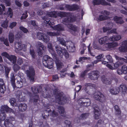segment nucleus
<instances>
[{"label":"nucleus","mask_w":127,"mask_h":127,"mask_svg":"<svg viewBox=\"0 0 127 127\" xmlns=\"http://www.w3.org/2000/svg\"><path fill=\"white\" fill-rule=\"evenodd\" d=\"M115 58L117 60H118V61L114 64V67L110 64L107 65V67L111 69L114 70L123 64L124 62L127 63V58L126 57V59H124L116 56H115Z\"/></svg>","instance_id":"nucleus-1"},{"label":"nucleus","mask_w":127,"mask_h":127,"mask_svg":"<svg viewBox=\"0 0 127 127\" xmlns=\"http://www.w3.org/2000/svg\"><path fill=\"white\" fill-rule=\"evenodd\" d=\"M55 50L57 55L61 58L63 57L64 55L66 58L69 57V54L66 51L65 49L62 48L59 46L57 45L55 46Z\"/></svg>","instance_id":"nucleus-2"},{"label":"nucleus","mask_w":127,"mask_h":127,"mask_svg":"<svg viewBox=\"0 0 127 127\" xmlns=\"http://www.w3.org/2000/svg\"><path fill=\"white\" fill-rule=\"evenodd\" d=\"M53 20L51 19L50 20L46 19L44 21V23L46 24H47L50 26L53 29L57 31H63L64 30L63 27L62 25L59 24L53 27V25L54 24V23L53 22Z\"/></svg>","instance_id":"nucleus-3"},{"label":"nucleus","mask_w":127,"mask_h":127,"mask_svg":"<svg viewBox=\"0 0 127 127\" xmlns=\"http://www.w3.org/2000/svg\"><path fill=\"white\" fill-rule=\"evenodd\" d=\"M58 40L59 42L61 44L63 45L66 46L67 49H69V50L71 52H73L74 51L75 49L74 45L72 42L71 43L70 45L69 46V47L68 48L67 46L68 44L70 43L69 42H65L64 40L62 38L60 39L58 37H57Z\"/></svg>","instance_id":"nucleus-4"},{"label":"nucleus","mask_w":127,"mask_h":127,"mask_svg":"<svg viewBox=\"0 0 127 127\" xmlns=\"http://www.w3.org/2000/svg\"><path fill=\"white\" fill-rule=\"evenodd\" d=\"M26 73L28 78L31 80L33 81L34 79V71L32 67H30L29 70H27Z\"/></svg>","instance_id":"nucleus-5"},{"label":"nucleus","mask_w":127,"mask_h":127,"mask_svg":"<svg viewBox=\"0 0 127 127\" xmlns=\"http://www.w3.org/2000/svg\"><path fill=\"white\" fill-rule=\"evenodd\" d=\"M95 99L103 102L105 100V97L104 95L100 92L96 93L94 95Z\"/></svg>","instance_id":"nucleus-6"},{"label":"nucleus","mask_w":127,"mask_h":127,"mask_svg":"<svg viewBox=\"0 0 127 127\" xmlns=\"http://www.w3.org/2000/svg\"><path fill=\"white\" fill-rule=\"evenodd\" d=\"M37 37L39 40H42L45 42H47L49 40V37L46 35L42 33L39 32L37 34Z\"/></svg>","instance_id":"nucleus-7"},{"label":"nucleus","mask_w":127,"mask_h":127,"mask_svg":"<svg viewBox=\"0 0 127 127\" xmlns=\"http://www.w3.org/2000/svg\"><path fill=\"white\" fill-rule=\"evenodd\" d=\"M1 55L2 56H4L6 57L9 59L10 61L14 64L16 62V58L14 56L11 55L9 56L8 54L5 52L2 53L1 54Z\"/></svg>","instance_id":"nucleus-8"},{"label":"nucleus","mask_w":127,"mask_h":127,"mask_svg":"<svg viewBox=\"0 0 127 127\" xmlns=\"http://www.w3.org/2000/svg\"><path fill=\"white\" fill-rule=\"evenodd\" d=\"M78 102L82 106H88L90 104V100L88 98H81L78 100Z\"/></svg>","instance_id":"nucleus-9"},{"label":"nucleus","mask_w":127,"mask_h":127,"mask_svg":"<svg viewBox=\"0 0 127 127\" xmlns=\"http://www.w3.org/2000/svg\"><path fill=\"white\" fill-rule=\"evenodd\" d=\"M99 73L98 71H94L89 73L88 76L89 77L90 79L93 80H96L97 79L98 77Z\"/></svg>","instance_id":"nucleus-10"},{"label":"nucleus","mask_w":127,"mask_h":127,"mask_svg":"<svg viewBox=\"0 0 127 127\" xmlns=\"http://www.w3.org/2000/svg\"><path fill=\"white\" fill-rule=\"evenodd\" d=\"M57 99L58 103L61 104H64L67 102V99L63 96L62 93V94H61V95H59L58 98H57Z\"/></svg>","instance_id":"nucleus-11"},{"label":"nucleus","mask_w":127,"mask_h":127,"mask_svg":"<svg viewBox=\"0 0 127 127\" xmlns=\"http://www.w3.org/2000/svg\"><path fill=\"white\" fill-rule=\"evenodd\" d=\"M119 50L121 52H127V41H123L122 42L121 46L119 48Z\"/></svg>","instance_id":"nucleus-12"},{"label":"nucleus","mask_w":127,"mask_h":127,"mask_svg":"<svg viewBox=\"0 0 127 127\" xmlns=\"http://www.w3.org/2000/svg\"><path fill=\"white\" fill-rule=\"evenodd\" d=\"M15 47L18 50H22L24 51L26 50V47L25 45L22 44L21 43H16L15 44Z\"/></svg>","instance_id":"nucleus-13"},{"label":"nucleus","mask_w":127,"mask_h":127,"mask_svg":"<svg viewBox=\"0 0 127 127\" xmlns=\"http://www.w3.org/2000/svg\"><path fill=\"white\" fill-rule=\"evenodd\" d=\"M119 91H121L122 94H125L126 93L127 90V87L126 85L122 84L119 87Z\"/></svg>","instance_id":"nucleus-14"},{"label":"nucleus","mask_w":127,"mask_h":127,"mask_svg":"<svg viewBox=\"0 0 127 127\" xmlns=\"http://www.w3.org/2000/svg\"><path fill=\"white\" fill-rule=\"evenodd\" d=\"M37 46L39 48L37 50V52L39 55L41 56L42 54V51L43 50V46L42 43L39 42L37 43Z\"/></svg>","instance_id":"nucleus-15"},{"label":"nucleus","mask_w":127,"mask_h":127,"mask_svg":"<svg viewBox=\"0 0 127 127\" xmlns=\"http://www.w3.org/2000/svg\"><path fill=\"white\" fill-rule=\"evenodd\" d=\"M17 106V107L18 108L19 110L21 111H25L27 109V106L25 104L21 103L20 104H19Z\"/></svg>","instance_id":"nucleus-16"},{"label":"nucleus","mask_w":127,"mask_h":127,"mask_svg":"<svg viewBox=\"0 0 127 127\" xmlns=\"http://www.w3.org/2000/svg\"><path fill=\"white\" fill-rule=\"evenodd\" d=\"M109 91L112 94L116 95L119 93V88L118 87L112 88L110 89Z\"/></svg>","instance_id":"nucleus-17"},{"label":"nucleus","mask_w":127,"mask_h":127,"mask_svg":"<svg viewBox=\"0 0 127 127\" xmlns=\"http://www.w3.org/2000/svg\"><path fill=\"white\" fill-rule=\"evenodd\" d=\"M13 110L6 105L2 106H1V111L2 113L4 112L5 111L6 112H12Z\"/></svg>","instance_id":"nucleus-18"},{"label":"nucleus","mask_w":127,"mask_h":127,"mask_svg":"<svg viewBox=\"0 0 127 127\" xmlns=\"http://www.w3.org/2000/svg\"><path fill=\"white\" fill-rule=\"evenodd\" d=\"M17 83L16 86L18 88H20L22 87L23 86V83L21 80H22L21 78L19 76H18L17 78Z\"/></svg>","instance_id":"nucleus-19"},{"label":"nucleus","mask_w":127,"mask_h":127,"mask_svg":"<svg viewBox=\"0 0 127 127\" xmlns=\"http://www.w3.org/2000/svg\"><path fill=\"white\" fill-rule=\"evenodd\" d=\"M48 47L49 49V51L52 55L54 57L56 56L57 55L53 50L52 47L51 43H49L48 44Z\"/></svg>","instance_id":"nucleus-20"},{"label":"nucleus","mask_w":127,"mask_h":127,"mask_svg":"<svg viewBox=\"0 0 127 127\" xmlns=\"http://www.w3.org/2000/svg\"><path fill=\"white\" fill-rule=\"evenodd\" d=\"M66 7L69 10H73L78 8L79 6L76 5H66Z\"/></svg>","instance_id":"nucleus-21"},{"label":"nucleus","mask_w":127,"mask_h":127,"mask_svg":"<svg viewBox=\"0 0 127 127\" xmlns=\"http://www.w3.org/2000/svg\"><path fill=\"white\" fill-rule=\"evenodd\" d=\"M46 67H47L49 69L52 68L53 67V60L52 61H48L47 63L44 64Z\"/></svg>","instance_id":"nucleus-22"},{"label":"nucleus","mask_w":127,"mask_h":127,"mask_svg":"<svg viewBox=\"0 0 127 127\" xmlns=\"http://www.w3.org/2000/svg\"><path fill=\"white\" fill-rule=\"evenodd\" d=\"M109 40V38L108 37L105 36L101 37L99 39V42L100 44H102L107 42Z\"/></svg>","instance_id":"nucleus-23"},{"label":"nucleus","mask_w":127,"mask_h":127,"mask_svg":"<svg viewBox=\"0 0 127 127\" xmlns=\"http://www.w3.org/2000/svg\"><path fill=\"white\" fill-rule=\"evenodd\" d=\"M121 38L120 35H116L114 36L109 38V40L112 41H114L119 40Z\"/></svg>","instance_id":"nucleus-24"},{"label":"nucleus","mask_w":127,"mask_h":127,"mask_svg":"<svg viewBox=\"0 0 127 127\" xmlns=\"http://www.w3.org/2000/svg\"><path fill=\"white\" fill-rule=\"evenodd\" d=\"M52 61L53 59L50 58L49 56L47 55H45L43 57V59L42 60L43 63V64H45L46 63H47V61L49 60Z\"/></svg>","instance_id":"nucleus-25"},{"label":"nucleus","mask_w":127,"mask_h":127,"mask_svg":"<svg viewBox=\"0 0 127 127\" xmlns=\"http://www.w3.org/2000/svg\"><path fill=\"white\" fill-rule=\"evenodd\" d=\"M114 19L117 23L120 24H122L124 22L121 17L115 16L114 17Z\"/></svg>","instance_id":"nucleus-26"},{"label":"nucleus","mask_w":127,"mask_h":127,"mask_svg":"<svg viewBox=\"0 0 127 127\" xmlns=\"http://www.w3.org/2000/svg\"><path fill=\"white\" fill-rule=\"evenodd\" d=\"M108 27H104L103 28V30L104 32H106L111 29L113 27V24L112 23H110L108 25Z\"/></svg>","instance_id":"nucleus-27"},{"label":"nucleus","mask_w":127,"mask_h":127,"mask_svg":"<svg viewBox=\"0 0 127 127\" xmlns=\"http://www.w3.org/2000/svg\"><path fill=\"white\" fill-rule=\"evenodd\" d=\"M9 39L10 43H12L13 42L14 39V35L13 33L10 32L9 35Z\"/></svg>","instance_id":"nucleus-28"},{"label":"nucleus","mask_w":127,"mask_h":127,"mask_svg":"<svg viewBox=\"0 0 127 127\" xmlns=\"http://www.w3.org/2000/svg\"><path fill=\"white\" fill-rule=\"evenodd\" d=\"M11 84L13 87L14 88L16 86L15 85V79L14 76L13 74L11 75Z\"/></svg>","instance_id":"nucleus-29"},{"label":"nucleus","mask_w":127,"mask_h":127,"mask_svg":"<svg viewBox=\"0 0 127 127\" xmlns=\"http://www.w3.org/2000/svg\"><path fill=\"white\" fill-rule=\"evenodd\" d=\"M16 99L15 98H11L10 100V103L11 104L12 106H14L15 105L16 107H17V105H18V103L17 104L16 103Z\"/></svg>","instance_id":"nucleus-30"},{"label":"nucleus","mask_w":127,"mask_h":127,"mask_svg":"<svg viewBox=\"0 0 127 127\" xmlns=\"http://www.w3.org/2000/svg\"><path fill=\"white\" fill-rule=\"evenodd\" d=\"M56 63L57 66V68L58 70L63 67V65L59 61L56 62Z\"/></svg>","instance_id":"nucleus-31"},{"label":"nucleus","mask_w":127,"mask_h":127,"mask_svg":"<svg viewBox=\"0 0 127 127\" xmlns=\"http://www.w3.org/2000/svg\"><path fill=\"white\" fill-rule=\"evenodd\" d=\"M112 43H107L105 44V46L107 49L109 50L112 49L113 48Z\"/></svg>","instance_id":"nucleus-32"},{"label":"nucleus","mask_w":127,"mask_h":127,"mask_svg":"<svg viewBox=\"0 0 127 127\" xmlns=\"http://www.w3.org/2000/svg\"><path fill=\"white\" fill-rule=\"evenodd\" d=\"M86 47L85 44H83L81 45L80 49L81 50V54H83L84 53V50L86 49Z\"/></svg>","instance_id":"nucleus-33"},{"label":"nucleus","mask_w":127,"mask_h":127,"mask_svg":"<svg viewBox=\"0 0 127 127\" xmlns=\"http://www.w3.org/2000/svg\"><path fill=\"white\" fill-rule=\"evenodd\" d=\"M68 27L74 31H76L78 29V28L75 26H73L71 24H70L68 26Z\"/></svg>","instance_id":"nucleus-34"},{"label":"nucleus","mask_w":127,"mask_h":127,"mask_svg":"<svg viewBox=\"0 0 127 127\" xmlns=\"http://www.w3.org/2000/svg\"><path fill=\"white\" fill-rule=\"evenodd\" d=\"M95 110V119H98L99 118V116L100 115V112L98 110H96L94 109Z\"/></svg>","instance_id":"nucleus-35"},{"label":"nucleus","mask_w":127,"mask_h":127,"mask_svg":"<svg viewBox=\"0 0 127 127\" xmlns=\"http://www.w3.org/2000/svg\"><path fill=\"white\" fill-rule=\"evenodd\" d=\"M7 16H9L10 18H11L12 16L13 13L12 10L10 8H8L7 11V14H6Z\"/></svg>","instance_id":"nucleus-36"},{"label":"nucleus","mask_w":127,"mask_h":127,"mask_svg":"<svg viewBox=\"0 0 127 127\" xmlns=\"http://www.w3.org/2000/svg\"><path fill=\"white\" fill-rule=\"evenodd\" d=\"M0 40L1 41H3L4 43L6 46L8 45V40L7 39H5L4 38L2 37L0 38Z\"/></svg>","instance_id":"nucleus-37"},{"label":"nucleus","mask_w":127,"mask_h":127,"mask_svg":"<svg viewBox=\"0 0 127 127\" xmlns=\"http://www.w3.org/2000/svg\"><path fill=\"white\" fill-rule=\"evenodd\" d=\"M121 69L123 73L127 74V67L126 66H123L122 67Z\"/></svg>","instance_id":"nucleus-38"},{"label":"nucleus","mask_w":127,"mask_h":127,"mask_svg":"<svg viewBox=\"0 0 127 127\" xmlns=\"http://www.w3.org/2000/svg\"><path fill=\"white\" fill-rule=\"evenodd\" d=\"M114 109L116 111V113L117 115H119L120 114L121 112L120 109L117 105H115L114 106Z\"/></svg>","instance_id":"nucleus-39"},{"label":"nucleus","mask_w":127,"mask_h":127,"mask_svg":"<svg viewBox=\"0 0 127 127\" xmlns=\"http://www.w3.org/2000/svg\"><path fill=\"white\" fill-rule=\"evenodd\" d=\"M95 3L96 4H101L104 5H108V4L104 0H100V2L98 3H95Z\"/></svg>","instance_id":"nucleus-40"},{"label":"nucleus","mask_w":127,"mask_h":127,"mask_svg":"<svg viewBox=\"0 0 127 127\" xmlns=\"http://www.w3.org/2000/svg\"><path fill=\"white\" fill-rule=\"evenodd\" d=\"M107 18V17L106 16L101 15L99 16L98 18L97 19V20H103L106 19Z\"/></svg>","instance_id":"nucleus-41"},{"label":"nucleus","mask_w":127,"mask_h":127,"mask_svg":"<svg viewBox=\"0 0 127 127\" xmlns=\"http://www.w3.org/2000/svg\"><path fill=\"white\" fill-rule=\"evenodd\" d=\"M103 83L107 84H110L111 83V81L109 79L107 78H105L102 80Z\"/></svg>","instance_id":"nucleus-42"},{"label":"nucleus","mask_w":127,"mask_h":127,"mask_svg":"<svg viewBox=\"0 0 127 127\" xmlns=\"http://www.w3.org/2000/svg\"><path fill=\"white\" fill-rule=\"evenodd\" d=\"M85 90H86V88L88 87H90L91 88L95 87V85L89 83L85 84Z\"/></svg>","instance_id":"nucleus-43"},{"label":"nucleus","mask_w":127,"mask_h":127,"mask_svg":"<svg viewBox=\"0 0 127 127\" xmlns=\"http://www.w3.org/2000/svg\"><path fill=\"white\" fill-rule=\"evenodd\" d=\"M8 22V21L6 20L2 24L1 26L5 28H7L8 27L7 24Z\"/></svg>","instance_id":"nucleus-44"},{"label":"nucleus","mask_w":127,"mask_h":127,"mask_svg":"<svg viewBox=\"0 0 127 127\" xmlns=\"http://www.w3.org/2000/svg\"><path fill=\"white\" fill-rule=\"evenodd\" d=\"M90 45L88 47V50L89 53L92 56H95V54L94 53H93L92 52L93 51V49H90L89 48V47L90 46Z\"/></svg>","instance_id":"nucleus-45"},{"label":"nucleus","mask_w":127,"mask_h":127,"mask_svg":"<svg viewBox=\"0 0 127 127\" xmlns=\"http://www.w3.org/2000/svg\"><path fill=\"white\" fill-rule=\"evenodd\" d=\"M20 67L18 66L17 65L14 64L13 66V69L14 71L15 72L19 69Z\"/></svg>","instance_id":"nucleus-46"},{"label":"nucleus","mask_w":127,"mask_h":127,"mask_svg":"<svg viewBox=\"0 0 127 127\" xmlns=\"http://www.w3.org/2000/svg\"><path fill=\"white\" fill-rule=\"evenodd\" d=\"M89 58H87L86 57H81L79 59V61L82 63V62L84 61L85 60L89 59Z\"/></svg>","instance_id":"nucleus-47"},{"label":"nucleus","mask_w":127,"mask_h":127,"mask_svg":"<svg viewBox=\"0 0 127 127\" xmlns=\"http://www.w3.org/2000/svg\"><path fill=\"white\" fill-rule=\"evenodd\" d=\"M106 58L109 62L110 63L113 62V60L111 57L109 55H108L106 56Z\"/></svg>","instance_id":"nucleus-48"},{"label":"nucleus","mask_w":127,"mask_h":127,"mask_svg":"<svg viewBox=\"0 0 127 127\" xmlns=\"http://www.w3.org/2000/svg\"><path fill=\"white\" fill-rule=\"evenodd\" d=\"M20 29L24 33H27L28 32L27 30L25 28L21 27H20Z\"/></svg>","instance_id":"nucleus-49"},{"label":"nucleus","mask_w":127,"mask_h":127,"mask_svg":"<svg viewBox=\"0 0 127 127\" xmlns=\"http://www.w3.org/2000/svg\"><path fill=\"white\" fill-rule=\"evenodd\" d=\"M4 68L6 73V74H7L9 72L11 68H10L6 66H5Z\"/></svg>","instance_id":"nucleus-50"},{"label":"nucleus","mask_w":127,"mask_h":127,"mask_svg":"<svg viewBox=\"0 0 127 127\" xmlns=\"http://www.w3.org/2000/svg\"><path fill=\"white\" fill-rule=\"evenodd\" d=\"M103 57L104 55L102 54H101L99 55L96 57L95 58L100 61V59L102 58Z\"/></svg>","instance_id":"nucleus-51"},{"label":"nucleus","mask_w":127,"mask_h":127,"mask_svg":"<svg viewBox=\"0 0 127 127\" xmlns=\"http://www.w3.org/2000/svg\"><path fill=\"white\" fill-rule=\"evenodd\" d=\"M16 24V22H13L12 23H10L9 27L11 28H12L14 27L15 26Z\"/></svg>","instance_id":"nucleus-52"},{"label":"nucleus","mask_w":127,"mask_h":127,"mask_svg":"<svg viewBox=\"0 0 127 127\" xmlns=\"http://www.w3.org/2000/svg\"><path fill=\"white\" fill-rule=\"evenodd\" d=\"M28 16V15H27V13L26 12L25 14H23V15L21 17V19H23L26 18Z\"/></svg>","instance_id":"nucleus-53"},{"label":"nucleus","mask_w":127,"mask_h":127,"mask_svg":"<svg viewBox=\"0 0 127 127\" xmlns=\"http://www.w3.org/2000/svg\"><path fill=\"white\" fill-rule=\"evenodd\" d=\"M88 116V115L87 114H83L81 115V119H84L87 118V117Z\"/></svg>","instance_id":"nucleus-54"},{"label":"nucleus","mask_w":127,"mask_h":127,"mask_svg":"<svg viewBox=\"0 0 127 127\" xmlns=\"http://www.w3.org/2000/svg\"><path fill=\"white\" fill-rule=\"evenodd\" d=\"M55 12H50L48 15L49 16L53 17L55 16Z\"/></svg>","instance_id":"nucleus-55"},{"label":"nucleus","mask_w":127,"mask_h":127,"mask_svg":"<svg viewBox=\"0 0 127 127\" xmlns=\"http://www.w3.org/2000/svg\"><path fill=\"white\" fill-rule=\"evenodd\" d=\"M23 62V61L22 59L21 58H19L18 60L17 63L19 64L20 65Z\"/></svg>","instance_id":"nucleus-56"},{"label":"nucleus","mask_w":127,"mask_h":127,"mask_svg":"<svg viewBox=\"0 0 127 127\" xmlns=\"http://www.w3.org/2000/svg\"><path fill=\"white\" fill-rule=\"evenodd\" d=\"M81 88V85H79L77 87L75 88V90L76 91L78 92L80 90Z\"/></svg>","instance_id":"nucleus-57"},{"label":"nucleus","mask_w":127,"mask_h":127,"mask_svg":"<svg viewBox=\"0 0 127 127\" xmlns=\"http://www.w3.org/2000/svg\"><path fill=\"white\" fill-rule=\"evenodd\" d=\"M117 73L119 75L122 74L123 73L122 69L121 70L120 69H118L117 70Z\"/></svg>","instance_id":"nucleus-58"},{"label":"nucleus","mask_w":127,"mask_h":127,"mask_svg":"<svg viewBox=\"0 0 127 127\" xmlns=\"http://www.w3.org/2000/svg\"><path fill=\"white\" fill-rule=\"evenodd\" d=\"M48 35L51 36L58 35V34H56L54 33L50 32H48Z\"/></svg>","instance_id":"nucleus-59"},{"label":"nucleus","mask_w":127,"mask_h":127,"mask_svg":"<svg viewBox=\"0 0 127 127\" xmlns=\"http://www.w3.org/2000/svg\"><path fill=\"white\" fill-rule=\"evenodd\" d=\"M59 110L60 113H61V114H64V110L63 107H61L60 109H59Z\"/></svg>","instance_id":"nucleus-60"},{"label":"nucleus","mask_w":127,"mask_h":127,"mask_svg":"<svg viewBox=\"0 0 127 127\" xmlns=\"http://www.w3.org/2000/svg\"><path fill=\"white\" fill-rule=\"evenodd\" d=\"M4 84V82L3 80L1 79H0V85L4 87V86L3 85Z\"/></svg>","instance_id":"nucleus-61"},{"label":"nucleus","mask_w":127,"mask_h":127,"mask_svg":"<svg viewBox=\"0 0 127 127\" xmlns=\"http://www.w3.org/2000/svg\"><path fill=\"white\" fill-rule=\"evenodd\" d=\"M30 53L32 57L34 58V52L33 50H30Z\"/></svg>","instance_id":"nucleus-62"},{"label":"nucleus","mask_w":127,"mask_h":127,"mask_svg":"<svg viewBox=\"0 0 127 127\" xmlns=\"http://www.w3.org/2000/svg\"><path fill=\"white\" fill-rule=\"evenodd\" d=\"M2 1L3 2H5L7 6H9L10 4V3L9 2L6 1L5 0H3Z\"/></svg>","instance_id":"nucleus-63"},{"label":"nucleus","mask_w":127,"mask_h":127,"mask_svg":"<svg viewBox=\"0 0 127 127\" xmlns=\"http://www.w3.org/2000/svg\"><path fill=\"white\" fill-rule=\"evenodd\" d=\"M112 45L113 47V48L115 47L118 46V44L117 42H113L112 43Z\"/></svg>","instance_id":"nucleus-64"}]
</instances>
